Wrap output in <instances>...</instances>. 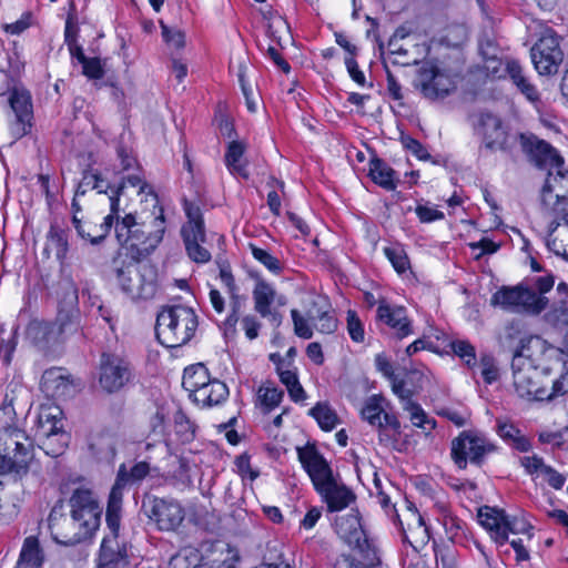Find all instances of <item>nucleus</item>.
Listing matches in <instances>:
<instances>
[{"mask_svg":"<svg viewBox=\"0 0 568 568\" xmlns=\"http://www.w3.org/2000/svg\"><path fill=\"white\" fill-rule=\"evenodd\" d=\"M69 505L70 516L63 514V505L59 501L48 518L53 540L64 546H73L92 537L102 514L98 499L88 488L74 489Z\"/></svg>","mask_w":568,"mask_h":568,"instance_id":"1","label":"nucleus"},{"mask_svg":"<svg viewBox=\"0 0 568 568\" xmlns=\"http://www.w3.org/2000/svg\"><path fill=\"white\" fill-rule=\"evenodd\" d=\"M108 278L131 301H146L159 288L158 270L149 262L118 253L106 268Z\"/></svg>","mask_w":568,"mask_h":568,"instance_id":"2","label":"nucleus"},{"mask_svg":"<svg viewBox=\"0 0 568 568\" xmlns=\"http://www.w3.org/2000/svg\"><path fill=\"white\" fill-rule=\"evenodd\" d=\"M197 324L193 308L184 305L165 306L158 314L155 334L165 347H180L191 341Z\"/></svg>","mask_w":568,"mask_h":568,"instance_id":"3","label":"nucleus"},{"mask_svg":"<svg viewBox=\"0 0 568 568\" xmlns=\"http://www.w3.org/2000/svg\"><path fill=\"white\" fill-rule=\"evenodd\" d=\"M12 409L0 410V475H18L31 458L24 433L12 426Z\"/></svg>","mask_w":568,"mask_h":568,"instance_id":"4","label":"nucleus"},{"mask_svg":"<svg viewBox=\"0 0 568 568\" xmlns=\"http://www.w3.org/2000/svg\"><path fill=\"white\" fill-rule=\"evenodd\" d=\"M546 296H538L537 292L524 285L503 286L490 298V304L511 312H526L538 315L548 306Z\"/></svg>","mask_w":568,"mask_h":568,"instance_id":"5","label":"nucleus"},{"mask_svg":"<svg viewBox=\"0 0 568 568\" xmlns=\"http://www.w3.org/2000/svg\"><path fill=\"white\" fill-rule=\"evenodd\" d=\"M151 471L150 465L146 462H139L134 466L126 469L122 464L119 467L115 483L110 491L105 520L109 529L115 531L120 529L121 507L123 498V489L129 484H135L144 479Z\"/></svg>","mask_w":568,"mask_h":568,"instance_id":"6","label":"nucleus"},{"mask_svg":"<svg viewBox=\"0 0 568 568\" xmlns=\"http://www.w3.org/2000/svg\"><path fill=\"white\" fill-rule=\"evenodd\" d=\"M539 210L544 216L565 219L568 214V172H548L539 194Z\"/></svg>","mask_w":568,"mask_h":568,"instance_id":"7","label":"nucleus"},{"mask_svg":"<svg viewBox=\"0 0 568 568\" xmlns=\"http://www.w3.org/2000/svg\"><path fill=\"white\" fill-rule=\"evenodd\" d=\"M184 211L187 223L182 226L181 234L187 255L196 263H206L211 260V253L204 246L206 235L201 209L193 202L185 200Z\"/></svg>","mask_w":568,"mask_h":568,"instance_id":"8","label":"nucleus"},{"mask_svg":"<svg viewBox=\"0 0 568 568\" xmlns=\"http://www.w3.org/2000/svg\"><path fill=\"white\" fill-rule=\"evenodd\" d=\"M531 61L540 75L558 72L564 61V52L558 34L550 28H545L530 50Z\"/></svg>","mask_w":568,"mask_h":568,"instance_id":"9","label":"nucleus"},{"mask_svg":"<svg viewBox=\"0 0 568 568\" xmlns=\"http://www.w3.org/2000/svg\"><path fill=\"white\" fill-rule=\"evenodd\" d=\"M141 510L159 530L163 531H174L185 516L179 501L155 496L144 497Z\"/></svg>","mask_w":568,"mask_h":568,"instance_id":"10","label":"nucleus"},{"mask_svg":"<svg viewBox=\"0 0 568 568\" xmlns=\"http://www.w3.org/2000/svg\"><path fill=\"white\" fill-rule=\"evenodd\" d=\"M414 87L428 100L448 97L457 88L456 77L435 65H423L418 69Z\"/></svg>","mask_w":568,"mask_h":568,"instance_id":"11","label":"nucleus"},{"mask_svg":"<svg viewBox=\"0 0 568 568\" xmlns=\"http://www.w3.org/2000/svg\"><path fill=\"white\" fill-rule=\"evenodd\" d=\"M151 202L153 203V207L158 210V215L154 216L152 221V226L154 231H150V225H146L145 222L138 223L134 217V227L131 230V239L128 243V246L132 250H135L139 254H149L153 251L158 244L162 241L164 233V215L163 209L158 206V197L155 194L150 193Z\"/></svg>","mask_w":568,"mask_h":568,"instance_id":"12","label":"nucleus"},{"mask_svg":"<svg viewBox=\"0 0 568 568\" xmlns=\"http://www.w3.org/2000/svg\"><path fill=\"white\" fill-rule=\"evenodd\" d=\"M130 364L115 354L103 353L100 361L99 384L106 393H115L131 379Z\"/></svg>","mask_w":568,"mask_h":568,"instance_id":"13","label":"nucleus"},{"mask_svg":"<svg viewBox=\"0 0 568 568\" xmlns=\"http://www.w3.org/2000/svg\"><path fill=\"white\" fill-rule=\"evenodd\" d=\"M490 449L491 446L484 438L469 432H463L452 442V457L462 469L466 468L468 460L480 464L485 454Z\"/></svg>","mask_w":568,"mask_h":568,"instance_id":"14","label":"nucleus"},{"mask_svg":"<svg viewBox=\"0 0 568 568\" xmlns=\"http://www.w3.org/2000/svg\"><path fill=\"white\" fill-rule=\"evenodd\" d=\"M514 387L520 397L542 399L545 390L538 386L539 373L530 361L524 357H513L511 361Z\"/></svg>","mask_w":568,"mask_h":568,"instance_id":"15","label":"nucleus"},{"mask_svg":"<svg viewBox=\"0 0 568 568\" xmlns=\"http://www.w3.org/2000/svg\"><path fill=\"white\" fill-rule=\"evenodd\" d=\"M335 530L338 537L358 555L377 550L373 540L368 539L364 531L359 517L355 514L339 517L335 523Z\"/></svg>","mask_w":568,"mask_h":568,"instance_id":"16","label":"nucleus"},{"mask_svg":"<svg viewBox=\"0 0 568 568\" xmlns=\"http://www.w3.org/2000/svg\"><path fill=\"white\" fill-rule=\"evenodd\" d=\"M297 455L303 468L311 477L315 489L334 478L328 463L317 452L314 445L307 444L304 447H297Z\"/></svg>","mask_w":568,"mask_h":568,"instance_id":"17","label":"nucleus"},{"mask_svg":"<svg viewBox=\"0 0 568 568\" xmlns=\"http://www.w3.org/2000/svg\"><path fill=\"white\" fill-rule=\"evenodd\" d=\"M521 146L530 160L539 168H557L559 169L564 159L558 152L546 141L539 140L535 135H520Z\"/></svg>","mask_w":568,"mask_h":568,"instance_id":"18","label":"nucleus"},{"mask_svg":"<svg viewBox=\"0 0 568 568\" xmlns=\"http://www.w3.org/2000/svg\"><path fill=\"white\" fill-rule=\"evenodd\" d=\"M8 102L16 116V122L11 125L12 134L16 138H22L31 126L32 105L30 94L27 91L14 89L10 93Z\"/></svg>","mask_w":568,"mask_h":568,"instance_id":"19","label":"nucleus"},{"mask_svg":"<svg viewBox=\"0 0 568 568\" xmlns=\"http://www.w3.org/2000/svg\"><path fill=\"white\" fill-rule=\"evenodd\" d=\"M22 486L16 474L0 475V524H7L18 515V497Z\"/></svg>","mask_w":568,"mask_h":568,"instance_id":"20","label":"nucleus"},{"mask_svg":"<svg viewBox=\"0 0 568 568\" xmlns=\"http://www.w3.org/2000/svg\"><path fill=\"white\" fill-rule=\"evenodd\" d=\"M475 128L483 136L486 148L491 150L504 148L507 133L503 126L501 120L497 115L490 112L478 113Z\"/></svg>","mask_w":568,"mask_h":568,"instance_id":"21","label":"nucleus"},{"mask_svg":"<svg viewBox=\"0 0 568 568\" xmlns=\"http://www.w3.org/2000/svg\"><path fill=\"white\" fill-rule=\"evenodd\" d=\"M109 530L110 535L105 536L101 544L99 568H128L126 549L118 541L119 529Z\"/></svg>","mask_w":568,"mask_h":568,"instance_id":"22","label":"nucleus"},{"mask_svg":"<svg viewBox=\"0 0 568 568\" xmlns=\"http://www.w3.org/2000/svg\"><path fill=\"white\" fill-rule=\"evenodd\" d=\"M41 390L52 398H65L71 396L75 386L62 368H50L45 371L41 378Z\"/></svg>","mask_w":568,"mask_h":568,"instance_id":"23","label":"nucleus"},{"mask_svg":"<svg viewBox=\"0 0 568 568\" xmlns=\"http://www.w3.org/2000/svg\"><path fill=\"white\" fill-rule=\"evenodd\" d=\"M504 64L506 77L510 80L516 90L530 102L539 101L540 93L537 87L531 82L524 67L514 59H506Z\"/></svg>","mask_w":568,"mask_h":568,"instance_id":"24","label":"nucleus"},{"mask_svg":"<svg viewBox=\"0 0 568 568\" xmlns=\"http://www.w3.org/2000/svg\"><path fill=\"white\" fill-rule=\"evenodd\" d=\"M67 290L71 295L70 302L65 307L59 308L57 320L53 323L61 338L77 333L80 327V312L77 307V288L71 283H68Z\"/></svg>","mask_w":568,"mask_h":568,"instance_id":"25","label":"nucleus"},{"mask_svg":"<svg viewBox=\"0 0 568 568\" xmlns=\"http://www.w3.org/2000/svg\"><path fill=\"white\" fill-rule=\"evenodd\" d=\"M316 491L323 497L327 504L329 511H338L347 506L355 499L354 494L344 484L334 478L318 487Z\"/></svg>","mask_w":568,"mask_h":568,"instance_id":"26","label":"nucleus"},{"mask_svg":"<svg viewBox=\"0 0 568 568\" xmlns=\"http://www.w3.org/2000/svg\"><path fill=\"white\" fill-rule=\"evenodd\" d=\"M116 444L118 436L110 429L92 432L88 437L89 450L100 460H112L116 453Z\"/></svg>","mask_w":568,"mask_h":568,"instance_id":"27","label":"nucleus"},{"mask_svg":"<svg viewBox=\"0 0 568 568\" xmlns=\"http://www.w3.org/2000/svg\"><path fill=\"white\" fill-rule=\"evenodd\" d=\"M557 355H559V349L549 345L544 338L529 336L526 339H520V346L515 349L513 357L527 358L535 365L544 356L552 357Z\"/></svg>","mask_w":568,"mask_h":568,"instance_id":"28","label":"nucleus"},{"mask_svg":"<svg viewBox=\"0 0 568 568\" xmlns=\"http://www.w3.org/2000/svg\"><path fill=\"white\" fill-rule=\"evenodd\" d=\"M27 336L40 349H48L61 339L55 324L39 320L29 323Z\"/></svg>","mask_w":568,"mask_h":568,"instance_id":"29","label":"nucleus"},{"mask_svg":"<svg viewBox=\"0 0 568 568\" xmlns=\"http://www.w3.org/2000/svg\"><path fill=\"white\" fill-rule=\"evenodd\" d=\"M118 212V199L112 197V204H111V213L104 217V222L99 226V230H92V226L88 225L89 230H85L84 225L82 224L81 220L74 214L72 217V223L74 229L77 230L78 235L89 241L91 244H99L102 242L108 233L110 232L113 221H114V214Z\"/></svg>","mask_w":568,"mask_h":568,"instance_id":"30","label":"nucleus"},{"mask_svg":"<svg viewBox=\"0 0 568 568\" xmlns=\"http://www.w3.org/2000/svg\"><path fill=\"white\" fill-rule=\"evenodd\" d=\"M505 517V510L488 506L481 507L478 511L479 523L490 531L493 539L499 545H504L508 540L506 532L503 530Z\"/></svg>","mask_w":568,"mask_h":568,"instance_id":"31","label":"nucleus"},{"mask_svg":"<svg viewBox=\"0 0 568 568\" xmlns=\"http://www.w3.org/2000/svg\"><path fill=\"white\" fill-rule=\"evenodd\" d=\"M44 559V552L38 538L29 536L23 540L16 568H42Z\"/></svg>","mask_w":568,"mask_h":568,"instance_id":"32","label":"nucleus"},{"mask_svg":"<svg viewBox=\"0 0 568 568\" xmlns=\"http://www.w3.org/2000/svg\"><path fill=\"white\" fill-rule=\"evenodd\" d=\"M546 239L547 247L556 255L568 260V226L561 227L558 217H551Z\"/></svg>","mask_w":568,"mask_h":568,"instance_id":"33","label":"nucleus"},{"mask_svg":"<svg viewBox=\"0 0 568 568\" xmlns=\"http://www.w3.org/2000/svg\"><path fill=\"white\" fill-rule=\"evenodd\" d=\"M39 440V447L51 457H58L63 454L69 444V434L64 432L63 426L60 429H53L50 434H36Z\"/></svg>","mask_w":568,"mask_h":568,"instance_id":"34","label":"nucleus"},{"mask_svg":"<svg viewBox=\"0 0 568 568\" xmlns=\"http://www.w3.org/2000/svg\"><path fill=\"white\" fill-rule=\"evenodd\" d=\"M377 317L397 329L399 337L407 336L410 333L409 322L403 307L390 308L388 305H379Z\"/></svg>","mask_w":568,"mask_h":568,"instance_id":"35","label":"nucleus"},{"mask_svg":"<svg viewBox=\"0 0 568 568\" xmlns=\"http://www.w3.org/2000/svg\"><path fill=\"white\" fill-rule=\"evenodd\" d=\"M211 382L209 372L203 364L192 365L184 369L182 385L196 399V394Z\"/></svg>","mask_w":568,"mask_h":568,"instance_id":"36","label":"nucleus"},{"mask_svg":"<svg viewBox=\"0 0 568 568\" xmlns=\"http://www.w3.org/2000/svg\"><path fill=\"white\" fill-rule=\"evenodd\" d=\"M63 413L57 405H42L38 415L37 434L47 435L63 426Z\"/></svg>","mask_w":568,"mask_h":568,"instance_id":"37","label":"nucleus"},{"mask_svg":"<svg viewBox=\"0 0 568 568\" xmlns=\"http://www.w3.org/2000/svg\"><path fill=\"white\" fill-rule=\"evenodd\" d=\"M333 568H384L378 550H369L359 555V560L349 555H341L334 562Z\"/></svg>","mask_w":568,"mask_h":568,"instance_id":"38","label":"nucleus"},{"mask_svg":"<svg viewBox=\"0 0 568 568\" xmlns=\"http://www.w3.org/2000/svg\"><path fill=\"white\" fill-rule=\"evenodd\" d=\"M227 395V386L219 379H213L196 394L195 402L203 406L219 405L226 399Z\"/></svg>","mask_w":568,"mask_h":568,"instance_id":"39","label":"nucleus"},{"mask_svg":"<svg viewBox=\"0 0 568 568\" xmlns=\"http://www.w3.org/2000/svg\"><path fill=\"white\" fill-rule=\"evenodd\" d=\"M369 176L372 180L387 191L396 187L395 171L383 160L373 159L369 163Z\"/></svg>","mask_w":568,"mask_h":568,"instance_id":"40","label":"nucleus"},{"mask_svg":"<svg viewBox=\"0 0 568 568\" xmlns=\"http://www.w3.org/2000/svg\"><path fill=\"white\" fill-rule=\"evenodd\" d=\"M254 308L263 317L271 313V305L276 298V292L272 285L264 281H257L253 291Z\"/></svg>","mask_w":568,"mask_h":568,"instance_id":"41","label":"nucleus"},{"mask_svg":"<svg viewBox=\"0 0 568 568\" xmlns=\"http://www.w3.org/2000/svg\"><path fill=\"white\" fill-rule=\"evenodd\" d=\"M245 145L240 141H231L224 156L225 164L232 174L248 179V172L245 165L241 162L244 154Z\"/></svg>","mask_w":568,"mask_h":568,"instance_id":"42","label":"nucleus"},{"mask_svg":"<svg viewBox=\"0 0 568 568\" xmlns=\"http://www.w3.org/2000/svg\"><path fill=\"white\" fill-rule=\"evenodd\" d=\"M378 429L379 444L389 447L394 446L400 435V423L394 416L385 413L383 415V422L376 425Z\"/></svg>","mask_w":568,"mask_h":568,"instance_id":"43","label":"nucleus"},{"mask_svg":"<svg viewBox=\"0 0 568 568\" xmlns=\"http://www.w3.org/2000/svg\"><path fill=\"white\" fill-rule=\"evenodd\" d=\"M407 528L403 527V532L405 538H408L407 532L412 535L413 538L424 541L428 539V529L424 523L422 515L417 511L416 508L409 506L408 513L406 515Z\"/></svg>","mask_w":568,"mask_h":568,"instance_id":"44","label":"nucleus"},{"mask_svg":"<svg viewBox=\"0 0 568 568\" xmlns=\"http://www.w3.org/2000/svg\"><path fill=\"white\" fill-rule=\"evenodd\" d=\"M45 251L53 252L58 260H63L68 252V235L64 230L51 227Z\"/></svg>","mask_w":568,"mask_h":568,"instance_id":"45","label":"nucleus"},{"mask_svg":"<svg viewBox=\"0 0 568 568\" xmlns=\"http://www.w3.org/2000/svg\"><path fill=\"white\" fill-rule=\"evenodd\" d=\"M323 430H332L338 423L336 413L326 403H317L310 410Z\"/></svg>","mask_w":568,"mask_h":568,"instance_id":"46","label":"nucleus"},{"mask_svg":"<svg viewBox=\"0 0 568 568\" xmlns=\"http://www.w3.org/2000/svg\"><path fill=\"white\" fill-rule=\"evenodd\" d=\"M362 417L367 420L372 426H376L377 424L383 422V415L384 408L382 406V397L379 396H372L369 397L362 410H361Z\"/></svg>","mask_w":568,"mask_h":568,"instance_id":"47","label":"nucleus"},{"mask_svg":"<svg viewBox=\"0 0 568 568\" xmlns=\"http://www.w3.org/2000/svg\"><path fill=\"white\" fill-rule=\"evenodd\" d=\"M384 253L397 273L402 274L409 268V260L402 245L387 246Z\"/></svg>","mask_w":568,"mask_h":568,"instance_id":"48","label":"nucleus"},{"mask_svg":"<svg viewBox=\"0 0 568 568\" xmlns=\"http://www.w3.org/2000/svg\"><path fill=\"white\" fill-rule=\"evenodd\" d=\"M546 318L556 326H568V302L565 300L554 301Z\"/></svg>","mask_w":568,"mask_h":568,"instance_id":"49","label":"nucleus"},{"mask_svg":"<svg viewBox=\"0 0 568 568\" xmlns=\"http://www.w3.org/2000/svg\"><path fill=\"white\" fill-rule=\"evenodd\" d=\"M252 255L255 260L262 263L270 272L280 274L283 270L282 263L266 250L250 244Z\"/></svg>","mask_w":568,"mask_h":568,"instance_id":"50","label":"nucleus"},{"mask_svg":"<svg viewBox=\"0 0 568 568\" xmlns=\"http://www.w3.org/2000/svg\"><path fill=\"white\" fill-rule=\"evenodd\" d=\"M404 409L409 413V418L414 426L424 430H430L435 427V420L429 419L417 403H407V406Z\"/></svg>","mask_w":568,"mask_h":568,"instance_id":"51","label":"nucleus"},{"mask_svg":"<svg viewBox=\"0 0 568 568\" xmlns=\"http://www.w3.org/2000/svg\"><path fill=\"white\" fill-rule=\"evenodd\" d=\"M231 295V314L224 321V331L225 334H233L235 332V326L239 321V313L241 311L244 297L240 296L237 291L230 293Z\"/></svg>","mask_w":568,"mask_h":568,"instance_id":"52","label":"nucleus"},{"mask_svg":"<svg viewBox=\"0 0 568 568\" xmlns=\"http://www.w3.org/2000/svg\"><path fill=\"white\" fill-rule=\"evenodd\" d=\"M116 219L115 224V236L121 245H128L131 239V230L134 227V215L126 214L121 221H119L118 212L114 214Z\"/></svg>","mask_w":568,"mask_h":568,"instance_id":"53","label":"nucleus"},{"mask_svg":"<svg viewBox=\"0 0 568 568\" xmlns=\"http://www.w3.org/2000/svg\"><path fill=\"white\" fill-rule=\"evenodd\" d=\"M175 432L183 442H190L194 438V426L182 410L174 414Z\"/></svg>","mask_w":568,"mask_h":568,"instance_id":"54","label":"nucleus"},{"mask_svg":"<svg viewBox=\"0 0 568 568\" xmlns=\"http://www.w3.org/2000/svg\"><path fill=\"white\" fill-rule=\"evenodd\" d=\"M532 529V526L524 518L518 516H509L506 514L504 528L503 530L508 536V532L511 534H524L528 535V538H530V530Z\"/></svg>","mask_w":568,"mask_h":568,"instance_id":"55","label":"nucleus"},{"mask_svg":"<svg viewBox=\"0 0 568 568\" xmlns=\"http://www.w3.org/2000/svg\"><path fill=\"white\" fill-rule=\"evenodd\" d=\"M291 316L294 324V333L301 338H312L313 327L310 324L312 323L311 320H308L306 316H303L297 310H292Z\"/></svg>","mask_w":568,"mask_h":568,"instance_id":"56","label":"nucleus"},{"mask_svg":"<svg viewBox=\"0 0 568 568\" xmlns=\"http://www.w3.org/2000/svg\"><path fill=\"white\" fill-rule=\"evenodd\" d=\"M443 526L447 538L452 541H455L458 537L464 535L465 523L452 514L444 515Z\"/></svg>","mask_w":568,"mask_h":568,"instance_id":"57","label":"nucleus"},{"mask_svg":"<svg viewBox=\"0 0 568 568\" xmlns=\"http://www.w3.org/2000/svg\"><path fill=\"white\" fill-rule=\"evenodd\" d=\"M283 397V390L275 387H261L258 389V398L262 404L266 406L268 409L277 406Z\"/></svg>","mask_w":568,"mask_h":568,"instance_id":"58","label":"nucleus"},{"mask_svg":"<svg viewBox=\"0 0 568 568\" xmlns=\"http://www.w3.org/2000/svg\"><path fill=\"white\" fill-rule=\"evenodd\" d=\"M452 348L454 353L463 358L466 365L471 366L476 363L475 348L466 341L453 342Z\"/></svg>","mask_w":568,"mask_h":568,"instance_id":"59","label":"nucleus"},{"mask_svg":"<svg viewBox=\"0 0 568 568\" xmlns=\"http://www.w3.org/2000/svg\"><path fill=\"white\" fill-rule=\"evenodd\" d=\"M347 331L354 342L364 341V327L355 311L347 312Z\"/></svg>","mask_w":568,"mask_h":568,"instance_id":"60","label":"nucleus"},{"mask_svg":"<svg viewBox=\"0 0 568 568\" xmlns=\"http://www.w3.org/2000/svg\"><path fill=\"white\" fill-rule=\"evenodd\" d=\"M322 315L316 320L314 323V327L320 332L324 334H332L337 328V320L334 317V315L329 312L328 307L321 313Z\"/></svg>","mask_w":568,"mask_h":568,"instance_id":"61","label":"nucleus"},{"mask_svg":"<svg viewBox=\"0 0 568 568\" xmlns=\"http://www.w3.org/2000/svg\"><path fill=\"white\" fill-rule=\"evenodd\" d=\"M162 36L164 40L176 49L185 45V36L181 30L171 29L161 21Z\"/></svg>","mask_w":568,"mask_h":568,"instance_id":"62","label":"nucleus"},{"mask_svg":"<svg viewBox=\"0 0 568 568\" xmlns=\"http://www.w3.org/2000/svg\"><path fill=\"white\" fill-rule=\"evenodd\" d=\"M520 334L521 329L519 324L510 322L505 326L504 332L500 334L499 342L503 346L511 347L517 339H521Z\"/></svg>","mask_w":568,"mask_h":568,"instance_id":"63","label":"nucleus"},{"mask_svg":"<svg viewBox=\"0 0 568 568\" xmlns=\"http://www.w3.org/2000/svg\"><path fill=\"white\" fill-rule=\"evenodd\" d=\"M481 376L485 382L491 384L498 377V369L495 365V361L490 355H484L480 358Z\"/></svg>","mask_w":568,"mask_h":568,"instance_id":"64","label":"nucleus"}]
</instances>
